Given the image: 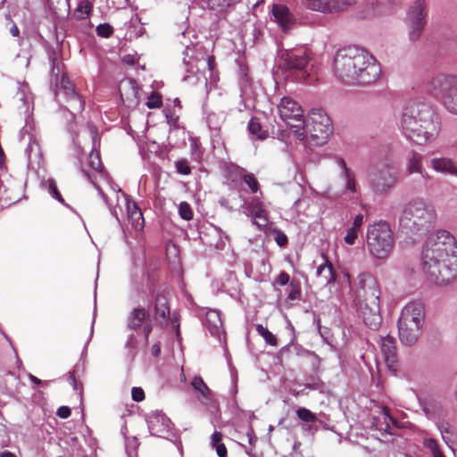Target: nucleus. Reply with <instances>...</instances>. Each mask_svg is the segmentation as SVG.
<instances>
[{
	"mask_svg": "<svg viewBox=\"0 0 457 457\" xmlns=\"http://www.w3.org/2000/svg\"><path fill=\"white\" fill-rule=\"evenodd\" d=\"M421 266L429 282L445 286L457 277V245L446 230L429 236L422 249Z\"/></svg>",
	"mask_w": 457,
	"mask_h": 457,
	"instance_id": "f257e3e1",
	"label": "nucleus"
},
{
	"mask_svg": "<svg viewBox=\"0 0 457 457\" xmlns=\"http://www.w3.org/2000/svg\"><path fill=\"white\" fill-rule=\"evenodd\" d=\"M336 76L347 84H370L381 74V69L367 50L349 46L339 49L334 58Z\"/></svg>",
	"mask_w": 457,
	"mask_h": 457,
	"instance_id": "f03ea898",
	"label": "nucleus"
},
{
	"mask_svg": "<svg viewBox=\"0 0 457 457\" xmlns=\"http://www.w3.org/2000/svg\"><path fill=\"white\" fill-rule=\"evenodd\" d=\"M399 129L407 139L424 145L437 138L441 131V119L428 104L411 101L403 108Z\"/></svg>",
	"mask_w": 457,
	"mask_h": 457,
	"instance_id": "7ed1b4c3",
	"label": "nucleus"
},
{
	"mask_svg": "<svg viewBox=\"0 0 457 457\" xmlns=\"http://www.w3.org/2000/svg\"><path fill=\"white\" fill-rule=\"evenodd\" d=\"M436 220L435 207L421 197L411 199L405 204L400 216V231L415 241V237L426 235Z\"/></svg>",
	"mask_w": 457,
	"mask_h": 457,
	"instance_id": "20e7f679",
	"label": "nucleus"
},
{
	"mask_svg": "<svg viewBox=\"0 0 457 457\" xmlns=\"http://www.w3.org/2000/svg\"><path fill=\"white\" fill-rule=\"evenodd\" d=\"M183 62L188 73L184 77V80L192 85H202L209 93L216 87V77L212 74L214 67V58L210 55L202 54L201 56H193L194 49L187 46L183 52Z\"/></svg>",
	"mask_w": 457,
	"mask_h": 457,
	"instance_id": "39448f33",
	"label": "nucleus"
},
{
	"mask_svg": "<svg viewBox=\"0 0 457 457\" xmlns=\"http://www.w3.org/2000/svg\"><path fill=\"white\" fill-rule=\"evenodd\" d=\"M425 306L421 302H410L398 319V335L402 344L413 345L419 340L425 323Z\"/></svg>",
	"mask_w": 457,
	"mask_h": 457,
	"instance_id": "423d86ee",
	"label": "nucleus"
},
{
	"mask_svg": "<svg viewBox=\"0 0 457 457\" xmlns=\"http://www.w3.org/2000/svg\"><path fill=\"white\" fill-rule=\"evenodd\" d=\"M394 233L387 222H375L367 228V249L372 257L378 260L387 258L394 247Z\"/></svg>",
	"mask_w": 457,
	"mask_h": 457,
	"instance_id": "0eeeda50",
	"label": "nucleus"
},
{
	"mask_svg": "<svg viewBox=\"0 0 457 457\" xmlns=\"http://www.w3.org/2000/svg\"><path fill=\"white\" fill-rule=\"evenodd\" d=\"M427 91L441 101L445 108L457 115V75L441 74L427 85Z\"/></svg>",
	"mask_w": 457,
	"mask_h": 457,
	"instance_id": "6e6552de",
	"label": "nucleus"
},
{
	"mask_svg": "<svg viewBox=\"0 0 457 457\" xmlns=\"http://www.w3.org/2000/svg\"><path fill=\"white\" fill-rule=\"evenodd\" d=\"M127 328L137 333V336L134 334L129 336L126 341L127 348L135 350L139 338L145 345H147L152 331V321L148 312L143 307L134 308L128 315Z\"/></svg>",
	"mask_w": 457,
	"mask_h": 457,
	"instance_id": "1a4fd4ad",
	"label": "nucleus"
},
{
	"mask_svg": "<svg viewBox=\"0 0 457 457\" xmlns=\"http://www.w3.org/2000/svg\"><path fill=\"white\" fill-rule=\"evenodd\" d=\"M332 123L328 114L321 109H313L304 120V139L310 135L314 145H322L332 133Z\"/></svg>",
	"mask_w": 457,
	"mask_h": 457,
	"instance_id": "9d476101",
	"label": "nucleus"
},
{
	"mask_svg": "<svg viewBox=\"0 0 457 457\" xmlns=\"http://www.w3.org/2000/svg\"><path fill=\"white\" fill-rule=\"evenodd\" d=\"M278 112L280 119L293 129L295 137L303 141V112L299 104L289 96H284L278 104Z\"/></svg>",
	"mask_w": 457,
	"mask_h": 457,
	"instance_id": "9b49d317",
	"label": "nucleus"
},
{
	"mask_svg": "<svg viewBox=\"0 0 457 457\" xmlns=\"http://www.w3.org/2000/svg\"><path fill=\"white\" fill-rule=\"evenodd\" d=\"M428 17V7L424 0H416L406 12L405 25L408 38L411 42H418L425 30Z\"/></svg>",
	"mask_w": 457,
	"mask_h": 457,
	"instance_id": "f8f14e48",
	"label": "nucleus"
},
{
	"mask_svg": "<svg viewBox=\"0 0 457 457\" xmlns=\"http://www.w3.org/2000/svg\"><path fill=\"white\" fill-rule=\"evenodd\" d=\"M56 101L63 106L73 119L84 109V101L77 93L74 85L67 76H62L55 93Z\"/></svg>",
	"mask_w": 457,
	"mask_h": 457,
	"instance_id": "ddd939ff",
	"label": "nucleus"
},
{
	"mask_svg": "<svg viewBox=\"0 0 457 457\" xmlns=\"http://www.w3.org/2000/svg\"><path fill=\"white\" fill-rule=\"evenodd\" d=\"M397 179V170L389 164L374 167L369 171L370 186L377 195L388 192L395 185Z\"/></svg>",
	"mask_w": 457,
	"mask_h": 457,
	"instance_id": "4468645a",
	"label": "nucleus"
},
{
	"mask_svg": "<svg viewBox=\"0 0 457 457\" xmlns=\"http://www.w3.org/2000/svg\"><path fill=\"white\" fill-rule=\"evenodd\" d=\"M345 277L353 296V302L361 300L368 301L379 297L380 291L377 280L370 272L365 271L360 273L353 285L350 275L346 274Z\"/></svg>",
	"mask_w": 457,
	"mask_h": 457,
	"instance_id": "2eb2a0df",
	"label": "nucleus"
},
{
	"mask_svg": "<svg viewBox=\"0 0 457 457\" xmlns=\"http://www.w3.org/2000/svg\"><path fill=\"white\" fill-rule=\"evenodd\" d=\"M109 187L112 192V194L115 195L116 198V205L114 207L112 206V204L109 203L108 198L104 194L103 190L98 187L96 186L97 191L102 195V197L104 199L106 204L109 206L112 214L117 219V220L120 222L119 215L117 209H120V211H122L123 207L126 210L127 217L129 216L132 212H140L141 210L137 205V204L129 198V196L121 191V189L119 187L118 185H116L113 182H109Z\"/></svg>",
	"mask_w": 457,
	"mask_h": 457,
	"instance_id": "dca6fc26",
	"label": "nucleus"
},
{
	"mask_svg": "<svg viewBox=\"0 0 457 457\" xmlns=\"http://www.w3.org/2000/svg\"><path fill=\"white\" fill-rule=\"evenodd\" d=\"M309 55L304 48L280 50L278 64L286 71H303L309 62Z\"/></svg>",
	"mask_w": 457,
	"mask_h": 457,
	"instance_id": "f3484780",
	"label": "nucleus"
},
{
	"mask_svg": "<svg viewBox=\"0 0 457 457\" xmlns=\"http://www.w3.org/2000/svg\"><path fill=\"white\" fill-rule=\"evenodd\" d=\"M335 163L338 168V178L342 187V195L348 199H355L360 195L356 175L349 169L343 158L336 157Z\"/></svg>",
	"mask_w": 457,
	"mask_h": 457,
	"instance_id": "a211bd4d",
	"label": "nucleus"
},
{
	"mask_svg": "<svg viewBox=\"0 0 457 457\" xmlns=\"http://www.w3.org/2000/svg\"><path fill=\"white\" fill-rule=\"evenodd\" d=\"M354 303L365 325L372 330H377L382 323L379 297L368 301H355Z\"/></svg>",
	"mask_w": 457,
	"mask_h": 457,
	"instance_id": "6ab92c4d",
	"label": "nucleus"
},
{
	"mask_svg": "<svg viewBox=\"0 0 457 457\" xmlns=\"http://www.w3.org/2000/svg\"><path fill=\"white\" fill-rule=\"evenodd\" d=\"M244 214L252 219V224L260 230H264L269 222V212L262 201L258 197H253L249 202L242 201L240 206Z\"/></svg>",
	"mask_w": 457,
	"mask_h": 457,
	"instance_id": "aec40b11",
	"label": "nucleus"
},
{
	"mask_svg": "<svg viewBox=\"0 0 457 457\" xmlns=\"http://www.w3.org/2000/svg\"><path fill=\"white\" fill-rule=\"evenodd\" d=\"M149 432L152 436L168 438L171 435L172 423L162 411H155L146 416Z\"/></svg>",
	"mask_w": 457,
	"mask_h": 457,
	"instance_id": "412c9836",
	"label": "nucleus"
},
{
	"mask_svg": "<svg viewBox=\"0 0 457 457\" xmlns=\"http://www.w3.org/2000/svg\"><path fill=\"white\" fill-rule=\"evenodd\" d=\"M26 136L29 139V143L25 148V154L28 158V167L30 170H36L41 166L42 163L43 157L41 149L35 135L29 132L27 128H23L21 130V139L25 140Z\"/></svg>",
	"mask_w": 457,
	"mask_h": 457,
	"instance_id": "4be33fe9",
	"label": "nucleus"
},
{
	"mask_svg": "<svg viewBox=\"0 0 457 457\" xmlns=\"http://www.w3.org/2000/svg\"><path fill=\"white\" fill-rule=\"evenodd\" d=\"M356 0H304V6L323 13L338 12L353 4Z\"/></svg>",
	"mask_w": 457,
	"mask_h": 457,
	"instance_id": "5701e85b",
	"label": "nucleus"
},
{
	"mask_svg": "<svg viewBox=\"0 0 457 457\" xmlns=\"http://www.w3.org/2000/svg\"><path fill=\"white\" fill-rule=\"evenodd\" d=\"M191 386L199 393L197 398L202 404L209 408H218V404L212 396L211 389L207 386L201 377H195L191 382Z\"/></svg>",
	"mask_w": 457,
	"mask_h": 457,
	"instance_id": "b1692460",
	"label": "nucleus"
},
{
	"mask_svg": "<svg viewBox=\"0 0 457 457\" xmlns=\"http://www.w3.org/2000/svg\"><path fill=\"white\" fill-rule=\"evenodd\" d=\"M272 14L275 21L285 32L289 30L295 23L294 15L284 4H273Z\"/></svg>",
	"mask_w": 457,
	"mask_h": 457,
	"instance_id": "393cba45",
	"label": "nucleus"
},
{
	"mask_svg": "<svg viewBox=\"0 0 457 457\" xmlns=\"http://www.w3.org/2000/svg\"><path fill=\"white\" fill-rule=\"evenodd\" d=\"M423 157L421 154L412 152L407 158L406 170L409 175L418 173L421 179L428 183L432 180V177L423 167Z\"/></svg>",
	"mask_w": 457,
	"mask_h": 457,
	"instance_id": "a878e982",
	"label": "nucleus"
},
{
	"mask_svg": "<svg viewBox=\"0 0 457 457\" xmlns=\"http://www.w3.org/2000/svg\"><path fill=\"white\" fill-rule=\"evenodd\" d=\"M429 165L437 173L457 177V161L449 157L432 158Z\"/></svg>",
	"mask_w": 457,
	"mask_h": 457,
	"instance_id": "bb28decb",
	"label": "nucleus"
},
{
	"mask_svg": "<svg viewBox=\"0 0 457 457\" xmlns=\"http://www.w3.org/2000/svg\"><path fill=\"white\" fill-rule=\"evenodd\" d=\"M204 326L212 337L219 340L221 339V337L224 334V328L223 322L220 318V312L219 311L210 310L207 312Z\"/></svg>",
	"mask_w": 457,
	"mask_h": 457,
	"instance_id": "cd10ccee",
	"label": "nucleus"
},
{
	"mask_svg": "<svg viewBox=\"0 0 457 457\" xmlns=\"http://www.w3.org/2000/svg\"><path fill=\"white\" fill-rule=\"evenodd\" d=\"M119 92L123 101L137 103L139 99V87L135 79H126L120 82Z\"/></svg>",
	"mask_w": 457,
	"mask_h": 457,
	"instance_id": "c85d7f7f",
	"label": "nucleus"
},
{
	"mask_svg": "<svg viewBox=\"0 0 457 457\" xmlns=\"http://www.w3.org/2000/svg\"><path fill=\"white\" fill-rule=\"evenodd\" d=\"M381 351L385 356L386 362L388 367L392 369L396 363V346L394 337L385 336L381 338L380 345Z\"/></svg>",
	"mask_w": 457,
	"mask_h": 457,
	"instance_id": "c756f323",
	"label": "nucleus"
},
{
	"mask_svg": "<svg viewBox=\"0 0 457 457\" xmlns=\"http://www.w3.org/2000/svg\"><path fill=\"white\" fill-rule=\"evenodd\" d=\"M322 257L324 262L318 266L316 275L325 286L334 284L337 280L334 266L325 255Z\"/></svg>",
	"mask_w": 457,
	"mask_h": 457,
	"instance_id": "7c9ffc66",
	"label": "nucleus"
},
{
	"mask_svg": "<svg viewBox=\"0 0 457 457\" xmlns=\"http://www.w3.org/2000/svg\"><path fill=\"white\" fill-rule=\"evenodd\" d=\"M154 310H155V320L163 323L167 321V319L170 316V306L169 301L166 295L158 294L155 297L154 303Z\"/></svg>",
	"mask_w": 457,
	"mask_h": 457,
	"instance_id": "2f4dec72",
	"label": "nucleus"
},
{
	"mask_svg": "<svg viewBox=\"0 0 457 457\" xmlns=\"http://www.w3.org/2000/svg\"><path fill=\"white\" fill-rule=\"evenodd\" d=\"M250 135L257 139H265L268 137V131L264 129L259 118L253 117L247 126Z\"/></svg>",
	"mask_w": 457,
	"mask_h": 457,
	"instance_id": "473e14b6",
	"label": "nucleus"
},
{
	"mask_svg": "<svg viewBox=\"0 0 457 457\" xmlns=\"http://www.w3.org/2000/svg\"><path fill=\"white\" fill-rule=\"evenodd\" d=\"M423 447L428 449L433 457H445L444 453L440 450L437 441L430 437L428 434L422 436Z\"/></svg>",
	"mask_w": 457,
	"mask_h": 457,
	"instance_id": "72a5a7b5",
	"label": "nucleus"
},
{
	"mask_svg": "<svg viewBox=\"0 0 457 457\" xmlns=\"http://www.w3.org/2000/svg\"><path fill=\"white\" fill-rule=\"evenodd\" d=\"M41 185L44 188H46L49 195L54 199H56L61 204L66 205L64 203V199L62 198L61 193L59 192L56 182L54 179H47L45 180H42Z\"/></svg>",
	"mask_w": 457,
	"mask_h": 457,
	"instance_id": "f704fd0d",
	"label": "nucleus"
},
{
	"mask_svg": "<svg viewBox=\"0 0 457 457\" xmlns=\"http://www.w3.org/2000/svg\"><path fill=\"white\" fill-rule=\"evenodd\" d=\"M222 434L218 431H214L211 436V445L212 448L216 450L219 457H227V448L221 442Z\"/></svg>",
	"mask_w": 457,
	"mask_h": 457,
	"instance_id": "c9c22d12",
	"label": "nucleus"
},
{
	"mask_svg": "<svg viewBox=\"0 0 457 457\" xmlns=\"http://www.w3.org/2000/svg\"><path fill=\"white\" fill-rule=\"evenodd\" d=\"M92 11V4L88 0L79 1L76 10L75 15L77 19L83 20L87 18Z\"/></svg>",
	"mask_w": 457,
	"mask_h": 457,
	"instance_id": "e433bc0d",
	"label": "nucleus"
},
{
	"mask_svg": "<svg viewBox=\"0 0 457 457\" xmlns=\"http://www.w3.org/2000/svg\"><path fill=\"white\" fill-rule=\"evenodd\" d=\"M224 120L222 113L211 112L206 117V122L211 129H219Z\"/></svg>",
	"mask_w": 457,
	"mask_h": 457,
	"instance_id": "4c0bfd02",
	"label": "nucleus"
},
{
	"mask_svg": "<svg viewBox=\"0 0 457 457\" xmlns=\"http://www.w3.org/2000/svg\"><path fill=\"white\" fill-rule=\"evenodd\" d=\"M129 221L131 223V226L135 230H142L145 224V220L142 214V212H132L129 216L127 217Z\"/></svg>",
	"mask_w": 457,
	"mask_h": 457,
	"instance_id": "58836bf2",
	"label": "nucleus"
},
{
	"mask_svg": "<svg viewBox=\"0 0 457 457\" xmlns=\"http://www.w3.org/2000/svg\"><path fill=\"white\" fill-rule=\"evenodd\" d=\"M298 419L307 423H315L317 421V416L305 407H300L296 411Z\"/></svg>",
	"mask_w": 457,
	"mask_h": 457,
	"instance_id": "ea45409f",
	"label": "nucleus"
},
{
	"mask_svg": "<svg viewBox=\"0 0 457 457\" xmlns=\"http://www.w3.org/2000/svg\"><path fill=\"white\" fill-rule=\"evenodd\" d=\"M256 330L264 338L268 345L272 346L277 345L276 337L267 328L263 327L262 325H258Z\"/></svg>",
	"mask_w": 457,
	"mask_h": 457,
	"instance_id": "a19ab883",
	"label": "nucleus"
},
{
	"mask_svg": "<svg viewBox=\"0 0 457 457\" xmlns=\"http://www.w3.org/2000/svg\"><path fill=\"white\" fill-rule=\"evenodd\" d=\"M208 7L212 11L220 12L232 4V0H206Z\"/></svg>",
	"mask_w": 457,
	"mask_h": 457,
	"instance_id": "79ce46f5",
	"label": "nucleus"
},
{
	"mask_svg": "<svg viewBox=\"0 0 457 457\" xmlns=\"http://www.w3.org/2000/svg\"><path fill=\"white\" fill-rule=\"evenodd\" d=\"M89 165L93 170L96 171L102 170L103 165L100 160L99 153L95 151V149H92L89 154Z\"/></svg>",
	"mask_w": 457,
	"mask_h": 457,
	"instance_id": "37998d69",
	"label": "nucleus"
},
{
	"mask_svg": "<svg viewBox=\"0 0 457 457\" xmlns=\"http://www.w3.org/2000/svg\"><path fill=\"white\" fill-rule=\"evenodd\" d=\"M179 213L185 220H190L193 218V212L187 202H181L179 205Z\"/></svg>",
	"mask_w": 457,
	"mask_h": 457,
	"instance_id": "c03bdc74",
	"label": "nucleus"
},
{
	"mask_svg": "<svg viewBox=\"0 0 457 457\" xmlns=\"http://www.w3.org/2000/svg\"><path fill=\"white\" fill-rule=\"evenodd\" d=\"M243 179L245 183L249 187L252 193H256L259 189V183L253 174L252 173H245L243 174Z\"/></svg>",
	"mask_w": 457,
	"mask_h": 457,
	"instance_id": "a18cd8bd",
	"label": "nucleus"
},
{
	"mask_svg": "<svg viewBox=\"0 0 457 457\" xmlns=\"http://www.w3.org/2000/svg\"><path fill=\"white\" fill-rule=\"evenodd\" d=\"M96 34L99 37H105V38L109 37L113 32L112 27L108 23L99 24L96 27Z\"/></svg>",
	"mask_w": 457,
	"mask_h": 457,
	"instance_id": "49530a36",
	"label": "nucleus"
},
{
	"mask_svg": "<svg viewBox=\"0 0 457 457\" xmlns=\"http://www.w3.org/2000/svg\"><path fill=\"white\" fill-rule=\"evenodd\" d=\"M138 442L136 437L131 439H128L126 442V452L129 457H134L136 455L137 448L138 446Z\"/></svg>",
	"mask_w": 457,
	"mask_h": 457,
	"instance_id": "de8ad7c7",
	"label": "nucleus"
},
{
	"mask_svg": "<svg viewBox=\"0 0 457 457\" xmlns=\"http://www.w3.org/2000/svg\"><path fill=\"white\" fill-rule=\"evenodd\" d=\"M177 171L182 175H188L191 173V169L187 160H179L176 162Z\"/></svg>",
	"mask_w": 457,
	"mask_h": 457,
	"instance_id": "09e8293b",
	"label": "nucleus"
},
{
	"mask_svg": "<svg viewBox=\"0 0 457 457\" xmlns=\"http://www.w3.org/2000/svg\"><path fill=\"white\" fill-rule=\"evenodd\" d=\"M437 428L441 433V436H442V438L443 440L445 442V443H448V436L447 435L450 434V425L448 422H445V421H442V422H439L437 424Z\"/></svg>",
	"mask_w": 457,
	"mask_h": 457,
	"instance_id": "8fccbe9b",
	"label": "nucleus"
},
{
	"mask_svg": "<svg viewBox=\"0 0 457 457\" xmlns=\"http://www.w3.org/2000/svg\"><path fill=\"white\" fill-rule=\"evenodd\" d=\"M358 235L359 234L355 232L353 229L348 228L346 230V235L344 237L345 243L349 245H354L358 237Z\"/></svg>",
	"mask_w": 457,
	"mask_h": 457,
	"instance_id": "3c124183",
	"label": "nucleus"
},
{
	"mask_svg": "<svg viewBox=\"0 0 457 457\" xmlns=\"http://www.w3.org/2000/svg\"><path fill=\"white\" fill-rule=\"evenodd\" d=\"M231 388L229 390V395L231 397L235 398L237 393V372L234 370H231Z\"/></svg>",
	"mask_w": 457,
	"mask_h": 457,
	"instance_id": "603ef678",
	"label": "nucleus"
},
{
	"mask_svg": "<svg viewBox=\"0 0 457 457\" xmlns=\"http://www.w3.org/2000/svg\"><path fill=\"white\" fill-rule=\"evenodd\" d=\"M131 396L135 402H141L145 398V392L141 387H133Z\"/></svg>",
	"mask_w": 457,
	"mask_h": 457,
	"instance_id": "864d4df0",
	"label": "nucleus"
},
{
	"mask_svg": "<svg viewBox=\"0 0 457 457\" xmlns=\"http://www.w3.org/2000/svg\"><path fill=\"white\" fill-rule=\"evenodd\" d=\"M275 241L278 244V245L285 246L287 244L288 239H287V235L284 232H282L280 230H277L276 236H275Z\"/></svg>",
	"mask_w": 457,
	"mask_h": 457,
	"instance_id": "5fc2aeb1",
	"label": "nucleus"
},
{
	"mask_svg": "<svg viewBox=\"0 0 457 457\" xmlns=\"http://www.w3.org/2000/svg\"><path fill=\"white\" fill-rule=\"evenodd\" d=\"M162 104L161 98L156 95H152L147 101V106L149 108H156L159 107Z\"/></svg>",
	"mask_w": 457,
	"mask_h": 457,
	"instance_id": "6e6d98bb",
	"label": "nucleus"
},
{
	"mask_svg": "<svg viewBox=\"0 0 457 457\" xmlns=\"http://www.w3.org/2000/svg\"><path fill=\"white\" fill-rule=\"evenodd\" d=\"M289 275L285 271H281L276 278V283L280 286H286L289 282Z\"/></svg>",
	"mask_w": 457,
	"mask_h": 457,
	"instance_id": "4d7b16f0",
	"label": "nucleus"
},
{
	"mask_svg": "<svg viewBox=\"0 0 457 457\" xmlns=\"http://www.w3.org/2000/svg\"><path fill=\"white\" fill-rule=\"evenodd\" d=\"M56 414L61 419H67L71 416V409L68 406H61L58 408Z\"/></svg>",
	"mask_w": 457,
	"mask_h": 457,
	"instance_id": "13d9d810",
	"label": "nucleus"
},
{
	"mask_svg": "<svg viewBox=\"0 0 457 457\" xmlns=\"http://www.w3.org/2000/svg\"><path fill=\"white\" fill-rule=\"evenodd\" d=\"M383 412H384V419H385V422H386V426L385 428H381L380 429L381 430H385V431H387L389 428H390V425H389V421L393 422V423H395V420L393 417H391L388 412H387V409L386 408H383Z\"/></svg>",
	"mask_w": 457,
	"mask_h": 457,
	"instance_id": "bf43d9fd",
	"label": "nucleus"
},
{
	"mask_svg": "<svg viewBox=\"0 0 457 457\" xmlns=\"http://www.w3.org/2000/svg\"><path fill=\"white\" fill-rule=\"evenodd\" d=\"M29 378L32 383H34L36 385H43L45 386H47L50 383V381H47V380L43 381L32 374H29Z\"/></svg>",
	"mask_w": 457,
	"mask_h": 457,
	"instance_id": "052dcab7",
	"label": "nucleus"
},
{
	"mask_svg": "<svg viewBox=\"0 0 457 457\" xmlns=\"http://www.w3.org/2000/svg\"><path fill=\"white\" fill-rule=\"evenodd\" d=\"M151 352H152L153 356L158 357L161 353V347H160L159 344L153 345L152 348H151Z\"/></svg>",
	"mask_w": 457,
	"mask_h": 457,
	"instance_id": "680f3d73",
	"label": "nucleus"
},
{
	"mask_svg": "<svg viewBox=\"0 0 457 457\" xmlns=\"http://www.w3.org/2000/svg\"><path fill=\"white\" fill-rule=\"evenodd\" d=\"M171 326L176 329L177 335H179V322L178 318L175 316V314H173V316L171 318Z\"/></svg>",
	"mask_w": 457,
	"mask_h": 457,
	"instance_id": "e2e57ef3",
	"label": "nucleus"
},
{
	"mask_svg": "<svg viewBox=\"0 0 457 457\" xmlns=\"http://www.w3.org/2000/svg\"><path fill=\"white\" fill-rule=\"evenodd\" d=\"M123 62L129 65H133L135 63V57L131 54H127L123 57Z\"/></svg>",
	"mask_w": 457,
	"mask_h": 457,
	"instance_id": "0e129e2a",
	"label": "nucleus"
},
{
	"mask_svg": "<svg viewBox=\"0 0 457 457\" xmlns=\"http://www.w3.org/2000/svg\"><path fill=\"white\" fill-rule=\"evenodd\" d=\"M10 34L12 37H18L20 35V29L15 23H13L10 28Z\"/></svg>",
	"mask_w": 457,
	"mask_h": 457,
	"instance_id": "69168bd1",
	"label": "nucleus"
},
{
	"mask_svg": "<svg viewBox=\"0 0 457 457\" xmlns=\"http://www.w3.org/2000/svg\"><path fill=\"white\" fill-rule=\"evenodd\" d=\"M355 225H358L360 227H361L362 223H363V215L359 213L357 214L354 219H353V222Z\"/></svg>",
	"mask_w": 457,
	"mask_h": 457,
	"instance_id": "338daca9",
	"label": "nucleus"
},
{
	"mask_svg": "<svg viewBox=\"0 0 457 457\" xmlns=\"http://www.w3.org/2000/svg\"><path fill=\"white\" fill-rule=\"evenodd\" d=\"M247 437H248V442L250 445H253L254 442L256 441V436L253 435V429H250L248 432H247Z\"/></svg>",
	"mask_w": 457,
	"mask_h": 457,
	"instance_id": "774afa93",
	"label": "nucleus"
}]
</instances>
